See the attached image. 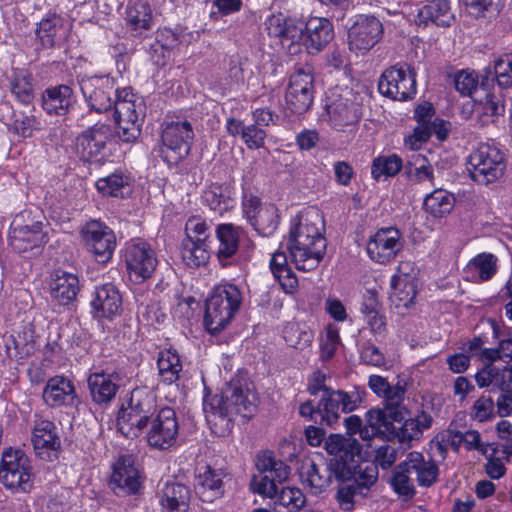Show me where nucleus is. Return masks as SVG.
Instances as JSON below:
<instances>
[{
    "label": "nucleus",
    "instance_id": "64",
    "mask_svg": "<svg viewBox=\"0 0 512 512\" xmlns=\"http://www.w3.org/2000/svg\"><path fill=\"white\" fill-rule=\"evenodd\" d=\"M398 459V448L394 445L384 444L375 450L373 464L383 470L389 469Z\"/></svg>",
    "mask_w": 512,
    "mask_h": 512
},
{
    "label": "nucleus",
    "instance_id": "32",
    "mask_svg": "<svg viewBox=\"0 0 512 512\" xmlns=\"http://www.w3.org/2000/svg\"><path fill=\"white\" fill-rule=\"evenodd\" d=\"M76 97L68 85L47 88L42 94V107L49 115L64 116L75 105Z\"/></svg>",
    "mask_w": 512,
    "mask_h": 512
},
{
    "label": "nucleus",
    "instance_id": "20",
    "mask_svg": "<svg viewBox=\"0 0 512 512\" xmlns=\"http://www.w3.org/2000/svg\"><path fill=\"white\" fill-rule=\"evenodd\" d=\"M79 85L88 106L97 113L109 111L115 101L112 95L119 93L114 90L113 80L108 76L82 77Z\"/></svg>",
    "mask_w": 512,
    "mask_h": 512
},
{
    "label": "nucleus",
    "instance_id": "58",
    "mask_svg": "<svg viewBox=\"0 0 512 512\" xmlns=\"http://www.w3.org/2000/svg\"><path fill=\"white\" fill-rule=\"evenodd\" d=\"M496 261L493 254L482 253L470 261L469 268L474 269L482 281H487L496 273Z\"/></svg>",
    "mask_w": 512,
    "mask_h": 512
},
{
    "label": "nucleus",
    "instance_id": "44",
    "mask_svg": "<svg viewBox=\"0 0 512 512\" xmlns=\"http://www.w3.org/2000/svg\"><path fill=\"white\" fill-rule=\"evenodd\" d=\"M114 120L141 118L143 114V103L132 93L126 90L117 94L114 101Z\"/></svg>",
    "mask_w": 512,
    "mask_h": 512
},
{
    "label": "nucleus",
    "instance_id": "2",
    "mask_svg": "<svg viewBox=\"0 0 512 512\" xmlns=\"http://www.w3.org/2000/svg\"><path fill=\"white\" fill-rule=\"evenodd\" d=\"M324 218L317 209L297 216L289 231L287 248L296 268L301 271L316 269L326 252Z\"/></svg>",
    "mask_w": 512,
    "mask_h": 512
},
{
    "label": "nucleus",
    "instance_id": "17",
    "mask_svg": "<svg viewBox=\"0 0 512 512\" xmlns=\"http://www.w3.org/2000/svg\"><path fill=\"white\" fill-rule=\"evenodd\" d=\"M242 209L246 219L259 235L269 237L278 228V209L273 204H263L257 196L245 194Z\"/></svg>",
    "mask_w": 512,
    "mask_h": 512
},
{
    "label": "nucleus",
    "instance_id": "62",
    "mask_svg": "<svg viewBox=\"0 0 512 512\" xmlns=\"http://www.w3.org/2000/svg\"><path fill=\"white\" fill-rule=\"evenodd\" d=\"M479 107L482 109V122H494L495 118L503 114L505 111L504 104L493 94H486L485 102L480 103Z\"/></svg>",
    "mask_w": 512,
    "mask_h": 512
},
{
    "label": "nucleus",
    "instance_id": "8",
    "mask_svg": "<svg viewBox=\"0 0 512 512\" xmlns=\"http://www.w3.org/2000/svg\"><path fill=\"white\" fill-rule=\"evenodd\" d=\"M255 466L260 474L251 479L250 487L253 492L273 498L277 494V484L285 482L290 475V467L277 459L270 450L261 451L256 455Z\"/></svg>",
    "mask_w": 512,
    "mask_h": 512
},
{
    "label": "nucleus",
    "instance_id": "54",
    "mask_svg": "<svg viewBox=\"0 0 512 512\" xmlns=\"http://www.w3.org/2000/svg\"><path fill=\"white\" fill-rule=\"evenodd\" d=\"M340 345L339 329L335 325L329 324L320 340L321 360L329 361L332 359Z\"/></svg>",
    "mask_w": 512,
    "mask_h": 512
},
{
    "label": "nucleus",
    "instance_id": "36",
    "mask_svg": "<svg viewBox=\"0 0 512 512\" xmlns=\"http://www.w3.org/2000/svg\"><path fill=\"white\" fill-rule=\"evenodd\" d=\"M190 489L181 483H167L161 491L162 512H188L190 507Z\"/></svg>",
    "mask_w": 512,
    "mask_h": 512
},
{
    "label": "nucleus",
    "instance_id": "29",
    "mask_svg": "<svg viewBox=\"0 0 512 512\" xmlns=\"http://www.w3.org/2000/svg\"><path fill=\"white\" fill-rule=\"evenodd\" d=\"M43 399L51 407H74L80 402L74 384L64 376L51 377L47 381Z\"/></svg>",
    "mask_w": 512,
    "mask_h": 512
},
{
    "label": "nucleus",
    "instance_id": "19",
    "mask_svg": "<svg viewBox=\"0 0 512 512\" xmlns=\"http://www.w3.org/2000/svg\"><path fill=\"white\" fill-rule=\"evenodd\" d=\"M109 487L119 497L136 495L142 488L140 471L131 455H122L113 464Z\"/></svg>",
    "mask_w": 512,
    "mask_h": 512
},
{
    "label": "nucleus",
    "instance_id": "25",
    "mask_svg": "<svg viewBox=\"0 0 512 512\" xmlns=\"http://www.w3.org/2000/svg\"><path fill=\"white\" fill-rule=\"evenodd\" d=\"M403 416L401 412L387 409L372 408L365 414V425L361 430V439L369 441L374 437L390 439L396 433L395 423H401Z\"/></svg>",
    "mask_w": 512,
    "mask_h": 512
},
{
    "label": "nucleus",
    "instance_id": "35",
    "mask_svg": "<svg viewBox=\"0 0 512 512\" xmlns=\"http://www.w3.org/2000/svg\"><path fill=\"white\" fill-rule=\"evenodd\" d=\"M243 230L231 223L219 224L216 228V238L219 242L217 257L222 266L228 264L239 249L240 238Z\"/></svg>",
    "mask_w": 512,
    "mask_h": 512
},
{
    "label": "nucleus",
    "instance_id": "31",
    "mask_svg": "<svg viewBox=\"0 0 512 512\" xmlns=\"http://www.w3.org/2000/svg\"><path fill=\"white\" fill-rule=\"evenodd\" d=\"M91 305L98 317L112 319L122 311V296L114 284L105 283L96 287Z\"/></svg>",
    "mask_w": 512,
    "mask_h": 512
},
{
    "label": "nucleus",
    "instance_id": "28",
    "mask_svg": "<svg viewBox=\"0 0 512 512\" xmlns=\"http://www.w3.org/2000/svg\"><path fill=\"white\" fill-rule=\"evenodd\" d=\"M120 376L116 372H93L87 378L92 401L101 406L112 402L119 390Z\"/></svg>",
    "mask_w": 512,
    "mask_h": 512
},
{
    "label": "nucleus",
    "instance_id": "51",
    "mask_svg": "<svg viewBox=\"0 0 512 512\" xmlns=\"http://www.w3.org/2000/svg\"><path fill=\"white\" fill-rule=\"evenodd\" d=\"M13 95L23 104L28 105L34 99L32 75L26 71H16L11 81Z\"/></svg>",
    "mask_w": 512,
    "mask_h": 512
},
{
    "label": "nucleus",
    "instance_id": "61",
    "mask_svg": "<svg viewBox=\"0 0 512 512\" xmlns=\"http://www.w3.org/2000/svg\"><path fill=\"white\" fill-rule=\"evenodd\" d=\"M116 124V133L124 142L136 140L141 132L142 118L114 120Z\"/></svg>",
    "mask_w": 512,
    "mask_h": 512
},
{
    "label": "nucleus",
    "instance_id": "43",
    "mask_svg": "<svg viewBox=\"0 0 512 512\" xmlns=\"http://www.w3.org/2000/svg\"><path fill=\"white\" fill-rule=\"evenodd\" d=\"M208 243L201 240L192 241L191 238H184L181 243V257L186 266L199 268L204 266L209 258Z\"/></svg>",
    "mask_w": 512,
    "mask_h": 512
},
{
    "label": "nucleus",
    "instance_id": "52",
    "mask_svg": "<svg viewBox=\"0 0 512 512\" xmlns=\"http://www.w3.org/2000/svg\"><path fill=\"white\" fill-rule=\"evenodd\" d=\"M283 337L288 346L302 350L311 344L313 333L296 323H289L283 330Z\"/></svg>",
    "mask_w": 512,
    "mask_h": 512
},
{
    "label": "nucleus",
    "instance_id": "1",
    "mask_svg": "<svg viewBox=\"0 0 512 512\" xmlns=\"http://www.w3.org/2000/svg\"><path fill=\"white\" fill-rule=\"evenodd\" d=\"M255 408L252 383L242 376L232 378L220 394L205 393L203 398L206 421L212 432L222 437L231 432L235 415L249 418Z\"/></svg>",
    "mask_w": 512,
    "mask_h": 512
},
{
    "label": "nucleus",
    "instance_id": "13",
    "mask_svg": "<svg viewBox=\"0 0 512 512\" xmlns=\"http://www.w3.org/2000/svg\"><path fill=\"white\" fill-rule=\"evenodd\" d=\"M379 92L397 101H408L417 92L416 72L409 65H395L386 69L378 81Z\"/></svg>",
    "mask_w": 512,
    "mask_h": 512
},
{
    "label": "nucleus",
    "instance_id": "59",
    "mask_svg": "<svg viewBox=\"0 0 512 512\" xmlns=\"http://www.w3.org/2000/svg\"><path fill=\"white\" fill-rule=\"evenodd\" d=\"M405 384L398 382L396 385H389L388 390L382 395L385 400V409L389 411L397 410L401 412L402 416H406L407 411L402 406V402L405 397Z\"/></svg>",
    "mask_w": 512,
    "mask_h": 512
},
{
    "label": "nucleus",
    "instance_id": "34",
    "mask_svg": "<svg viewBox=\"0 0 512 512\" xmlns=\"http://www.w3.org/2000/svg\"><path fill=\"white\" fill-rule=\"evenodd\" d=\"M195 491L203 502L211 503L224 493L223 472L206 466L196 477Z\"/></svg>",
    "mask_w": 512,
    "mask_h": 512
},
{
    "label": "nucleus",
    "instance_id": "4",
    "mask_svg": "<svg viewBox=\"0 0 512 512\" xmlns=\"http://www.w3.org/2000/svg\"><path fill=\"white\" fill-rule=\"evenodd\" d=\"M345 441L350 444L345 451L347 456H352L354 467L349 471V477L340 479L337 499L343 509L349 510L354 503L371 497L378 480V469L373 463L361 461L362 445L355 438H345Z\"/></svg>",
    "mask_w": 512,
    "mask_h": 512
},
{
    "label": "nucleus",
    "instance_id": "42",
    "mask_svg": "<svg viewBox=\"0 0 512 512\" xmlns=\"http://www.w3.org/2000/svg\"><path fill=\"white\" fill-rule=\"evenodd\" d=\"M270 269L285 293H294L298 287V279L287 264L284 252L274 253L270 261Z\"/></svg>",
    "mask_w": 512,
    "mask_h": 512
},
{
    "label": "nucleus",
    "instance_id": "37",
    "mask_svg": "<svg viewBox=\"0 0 512 512\" xmlns=\"http://www.w3.org/2000/svg\"><path fill=\"white\" fill-rule=\"evenodd\" d=\"M455 20L451 12L450 0H432L418 9L417 23L427 25L429 22L437 26L449 27Z\"/></svg>",
    "mask_w": 512,
    "mask_h": 512
},
{
    "label": "nucleus",
    "instance_id": "21",
    "mask_svg": "<svg viewBox=\"0 0 512 512\" xmlns=\"http://www.w3.org/2000/svg\"><path fill=\"white\" fill-rule=\"evenodd\" d=\"M150 424L146 435L149 446L166 450L175 444L179 424L174 409L170 407L160 409Z\"/></svg>",
    "mask_w": 512,
    "mask_h": 512
},
{
    "label": "nucleus",
    "instance_id": "63",
    "mask_svg": "<svg viewBox=\"0 0 512 512\" xmlns=\"http://www.w3.org/2000/svg\"><path fill=\"white\" fill-rule=\"evenodd\" d=\"M208 225L207 223L199 217H190L185 225V238H191L192 241L201 240L204 243H208L209 233H208Z\"/></svg>",
    "mask_w": 512,
    "mask_h": 512
},
{
    "label": "nucleus",
    "instance_id": "48",
    "mask_svg": "<svg viewBox=\"0 0 512 512\" xmlns=\"http://www.w3.org/2000/svg\"><path fill=\"white\" fill-rule=\"evenodd\" d=\"M423 205L434 217H443L452 210L454 197L446 190L437 189L426 196Z\"/></svg>",
    "mask_w": 512,
    "mask_h": 512
},
{
    "label": "nucleus",
    "instance_id": "5",
    "mask_svg": "<svg viewBox=\"0 0 512 512\" xmlns=\"http://www.w3.org/2000/svg\"><path fill=\"white\" fill-rule=\"evenodd\" d=\"M156 396L146 388H136L130 393L127 406L122 404L117 415L118 431L126 438H136L142 434L157 415Z\"/></svg>",
    "mask_w": 512,
    "mask_h": 512
},
{
    "label": "nucleus",
    "instance_id": "15",
    "mask_svg": "<svg viewBox=\"0 0 512 512\" xmlns=\"http://www.w3.org/2000/svg\"><path fill=\"white\" fill-rule=\"evenodd\" d=\"M314 76L311 68L297 69L289 79L285 100L287 108L295 114L307 112L314 100Z\"/></svg>",
    "mask_w": 512,
    "mask_h": 512
},
{
    "label": "nucleus",
    "instance_id": "12",
    "mask_svg": "<svg viewBox=\"0 0 512 512\" xmlns=\"http://www.w3.org/2000/svg\"><path fill=\"white\" fill-rule=\"evenodd\" d=\"M264 25L268 35L276 38L288 54L301 53L305 27L302 19L279 12L267 17Z\"/></svg>",
    "mask_w": 512,
    "mask_h": 512
},
{
    "label": "nucleus",
    "instance_id": "40",
    "mask_svg": "<svg viewBox=\"0 0 512 512\" xmlns=\"http://www.w3.org/2000/svg\"><path fill=\"white\" fill-rule=\"evenodd\" d=\"M95 186L104 196L124 198L131 193V179L122 171H116L107 177L99 178Z\"/></svg>",
    "mask_w": 512,
    "mask_h": 512
},
{
    "label": "nucleus",
    "instance_id": "46",
    "mask_svg": "<svg viewBox=\"0 0 512 512\" xmlns=\"http://www.w3.org/2000/svg\"><path fill=\"white\" fill-rule=\"evenodd\" d=\"M203 200L211 210L220 215L234 206L230 189L219 184L210 185L203 193Z\"/></svg>",
    "mask_w": 512,
    "mask_h": 512
},
{
    "label": "nucleus",
    "instance_id": "10",
    "mask_svg": "<svg viewBox=\"0 0 512 512\" xmlns=\"http://www.w3.org/2000/svg\"><path fill=\"white\" fill-rule=\"evenodd\" d=\"M471 178L483 185L494 182L505 171L504 155L495 145L482 143L474 150L468 160Z\"/></svg>",
    "mask_w": 512,
    "mask_h": 512
},
{
    "label": "nucleus",
    "instance_id": "6",
    "mask_svg": "<svg viewBox=\"0 0 512 512\" xmlns=\"http://www.w3.org/2000/svg\"><path fill=\"white\" fill-rule=\"evenodd\" d=\"M412 474H415L420 486L429 487L436 482L439 468L434 461H426L420 452L408 453L406 459L395 468L390 481L399 496L412 498L415 495Z\"/></svg>",
    "mask_w": 512,
    "mask_h": 512
},
{
    "label": "nucleus",
    "instance_id": "56",
    "mask_svg": "<svg viewBox=\"0 0 512 512\" xmlns=\"http://www.w3.org/2000/svg\"><path fill=\"white\" fill-rule=\"evenodd\" d=\"M272 499H276V503L289 510H298L305 504V497L301 490L292 487L279 488L277 485V494Z\"/></svg>",
    "mask_w": 512,
    "mask_h": 512
},
{
    "label": "nucleus",
    "instance_id": "49",
    "mask_svg": "<svg viewBox=\"0 0 512 512\" xmlns=\"http://www.w3.org/2000/svg\"><path fill=\"white\" fill-rule=\"evenodd\" d=\"M402 167V159L398 155H380L372 162L371 175L378 181L382 177L388 178L395 176Z\"/></svg>",
    "mask_w": 512,
    "mask_h": 512
},
{
    "label": "nucleus",
    "instance_id": "45",
    "mask_svg": "<svg viewBox=\"0 0 512 512\" xmlns=\"http://www.w3.org/2000/svg\"><path fill=\"white\" fill-rule=\"evenodd\" d=\"M126 21L135 35L141 36L143 32L152 28V10L144 2H136L126 10Z\"/></svg>",
    "mask_w": 512,
    "mask_h": 512
},
{
    "label": "nucleus",
    "instance_id": "16",
    "mask_svg": "<svg viewBox=\"0 0 512 512\" xmlns=\"http://www.w3.org/2000/svg\"><path fill=\"white\" fill-rule=\"evenodd\" d=\"M365 395V390L360 388L328 390L327 395L320 399V413L326 420V426L333 427L340 419V412L350 413L357 409Z\"/></svg>",
    "mask_w": 512,
    "mask_h": 512
},
{
    "label": "nucleus",
    "instance_id": "57",
    "mask_svg": "<svg viewBox=\"0 0 512 512\" xmlns=\"http://www.w3.org/2000/svg\"><path fill=\"white\" fill-rule=\"evenodd\" d=\"M470 416L478 422H487L495 418V402L490 395L483 394L471 407Z\"/></svg>",
    "mask_w": 512,
    "mask_h": 512
},
{
    "label": "nucleus",
    "instance_id": "60",
    "mask_svg": "<svg viewBox=\"0 0 512 512\" xmlns=\"http://www.w3.org/2000/svg\"><path fill=\"white\" fill-rule=\"evenodd\" d=\"M493 75L500 87L512 86V55H504L495 61Z\"/></svg>",
    "mask_w": 512,
    "mask_h": 512
},
{
    "label": "nucleus",
    "instance_id": "55",
    "mask_svg": "<svg viewBox=\"0 0 512 512\" xmlns=\"http://www.w3.org/2000/svg\"><path fill=\"white\" fill-rule=\"evenodd\" d=\"M405 174L408 179L414 183H423L426 181L433 182V168L430 164H426V159L417 156L415 163H408L405 167Z\"/></svg>",
    "mask_w": 512,
    "mask_h": 512
},
{
    "label": "nucleus",
    "instance_id": "30",
    "mask_svg": "<svg viewBox=\"0 0 512 512\" xmlns=\"http://www.w3.org/2000/svg\"><path fill=\"white\" fill-rule=\"evenodd\" d=\"M304 44L310 54L322 51L334 38L332 23L327 18L313 17L304 22Z\"/></svg>",
    "mask_w": 512,
    "mask_h": 512
},
{
    "label": "nucleus",
    "instance_id": "18",
    "mask_svg": "<svg viewBox=\"0 0 512 512\" xmlns=\"http://www.w3.org/2000/svg\"><path fill=\"white\" fill-rule=\"evenodd\" d=\"M403 247L402 233L396 227L378 229L366 244L370 259L380 264H386L395 259Z\"/></svg>",
    "mask_w": 512,
    "mask_h": 512
},
{
    "label": "nucleus",
    "instance_id": "22",
    "mask_svg": "<svg viewBox=\"0 0 512 512\" xmlns=\"http://www.w3.org/2000/svg\"><path fill=\"white\" fill-rule=\"evenodd\" d=\"M124 258L130 277L137 282L150 278L157 266L154 250L140 239L127 244Z\"/></svg>",
    "mask_w": 512,
    "mask_h": 512
},
{
    "label": "nucleus",
    "instance_id": "33",
    "mask_svg": "<svg viewBox=\"0 0 512 512\" xmlns=\"http://www.w3.org/2000/svg\"><path fill=\"white\" fill-rule=\"evenodd\" d=\"M49 287L51 297L64 306L73 302L80 291L78 277L61 269L51 274Z\"/></svg>",
    "mask_w": 512,
    "mask_h": 512
},
{
    "label": "nucleus",
    "instance_id": "26",
    "mask_svg": "<svg viewBox=\"0 0 512 512\" xmlns=\"http://www.w3.org/2000/svg\"><path fill=\"white\" fill-rule=\"evenodd\" d=\"M43 223L35 221L31 225L22 223V216L15 217L9 231V243L17 253H25L33 249H39L46 237L42 231Z\"/></svg>",
    "mask_w": 512,
    "mask_h": 512
},
{
    "label": "nucleus",
    "instance_id": "39",
    "mask_svg": "<svg viewBox=\"0 0 512 512\" xmlns=\"http://www.w3.org/2000/svg\"><path fill=\"white\" fill-rule=\"evenodd\" d=\"M448 124L445 120L434 117L428 124L416 126L413 135L406 139V144L413 150L419 149L433 134L439 141H444L448 136Z\"/></svg>",
    "mask_w": 512,
    "mask_h": 512
},
{
    "label": "nucleus",
    "instance_id": "53",
    "mask_svg": "<svg viewBox=\"0 0 512 512\" xmlns=\"http://www.w3.org/2000/svg\"><path fill=\"white\" fill-rule=\"evenodd\" d=\"M60 22V17L55 13L48 14L39 22L35 33L43 47L50 48L54 46L55 36Z\"/></svg>",
    "mask_w": 512,
    "mask_h": 512
},
{
    "label": "nucleus",
    "instance_id": "47",
    "mask_svg": "<svg viewBox=\"0 0 512 512\" xmlns=\"http://www.w3.org/2000/svg\"><path fill=\"white\" fill-rule=\"evenodd\" d=\"M157 366L162 380L168 384L175 382L182 370L180 357L176 351L164 350L158 355Z\"/></svg>",
    "mask_w": 512,
    "mask_h": 512
},
{
    "label": "nucleus",
    "instance_id": "14",
    "mask_svg": "<svg viewBox=\"0 0 512 512\" xmlns=\"http://www.w3.org/2000/svg\"><path fill=\"white\" fill-rule=\"evenodd\" d=\"M80 236L86 247L99 263L108 262L116 248L114 231L104 222L91 220L80 230Z\"/></svg>",
    "mask_w": 512,
    "mask_h": 512
},
{
    "label": "nucleus",
    "instance_id": "50",
    "mask_svg": "<svg viewBox=\"0 0 512 512\" xmlns=\"http://www.w3.org/2000/svg\"><path fill=\"white\" fill-rule=\"evenodd\" d=\"M416 287V283L404 282L403 280L392 278L390 292L391 303L394 304L397 308H408L411 304H413L416 297Z\"/></svg>",
    "mask_w": 512,
    "mask_h": 512
},
{
    "label": "nucleus",
    "instance_id": "11",
    "mask_svg": "<svg viewBox=\"0 0 512 512\" xmlns=\"http://www.w3.org/2000/svg\"><path fill=\"white\" fill-rule=\"evenodd\" d=\"M32 467L21 450L7 448L0 461V482L13 492H27L32 487Z\"/></svg>",
    "mask_w": 512,
    "mask_h": 512
},
{
    "label": "nucleus",
    "instance_id": "41",
    "mask_svg": "<svg viewBox=\"0 0 512 512\" xmlns=\"http://www.w3.org/2000/svg\"><path fill=\"white\" fill-rule=\"evenodd\" d=\"M396 426V433L392 438H398L399 442H410L413 439H418L422 431L427 429L432 424V417L430 414L421 411L415 418L405 419Z\"/></svg>",
    "mask_w": 512,
    "mask_h": 512
},
{
    "label": "nucleus",
    "instance_id": "38",
    "mask_svg": "<svg viewBox=\"0 0 512 512\" xmlns=\"http://www.w3.org/2000/svg\"><path fill=\"white\" fill-rule=\"evenodd\" d=\"M327 113L336 128L353 125L360 120L358 105L348 98H340L328 104Z\"/></svg>",
    "mask_w": 512,
    "mask_h": 512
},
{
    "label": "nucleus",
    "instance_id": "3",
    "mask_svg": "<svg viewBox=\"0 0 512 512\" xmlns=\"http://www.w3.org/2000/svg\"><path fill=\"white\" fill-rule=\"evenodd\" d=\"M348 447L350 444L345 441V436L332 434L325 441V450L329 455L327 463H317L314 458L302 460L299 475L311 493L318 495L325 491L331 484L332 477L339 483L340 479L349 477L354 460L352 456H347L345 450Z\"/></svg>",
    "mask_w": 512,
    "mask_h": 512
},
{
    "label": "nucleus",
    "instance_id": "7",
    "mask_svg": "<svg viewBox=\"0 0 512 512\" xmlns=\"http://www.w3.org/2000/svg\"><path fill=\"white\" fill-rule=\"evenodd\" d=\"M242 304V293L234 284L215 287L206 300L204 326L210 334L224 330Z\"/></svg>",
    "mask_w": 512,
    "mask_h": 512
},
{
    "label": "nucleus",
    "instance_id": "24",
    "mask_svg": "<svg viewBox=\"0 0 512 512\" xmlns=\"http://www.w3.org/2000/svg\"><path fill=\"white\" fill-rule=\"evenodd\" d=\"M112 137L113 134L109 125L97 123L78 136L76 141L77 154L83 161L97 162Z\"/></svg>",
    "mask_w": 512,
    "mask_h": 512
},
{
    "label": "nucleus",
    "instance_id": "27",
    "mask_svg": "<svg viewBox=\"0 0 512 512\" xmlns=\"http://www.w3.org/2000/svg\"><path fill=\"white\" fill-rule=\"evenodd\" d=\"M32 444L37 457L44 461H55L61 450V441L56 425L49 420L36 422L32 433Z\"/></svg>",
    "mask_w": 512,
    "mask_h": 512
},
{
    "label": "nucleus",
    "instance_id": "23",
    "mask_svg": "<svg viewBox=\"0 0 512 512\" xmlns=\"http://www.w3.org/2000/svg\"><path fill=\"white\" fill-rule=\"evenodd\" d=\"M383 35V26L374 16L359 15L348 31L349 48L352 51H369Z\"/></svg>",
    "mask_w": 512,
    "mask_h": 512
},
{
    "label": "nucleus",
    "instance_id": "9",
    "mask_svg": "<svg viewBox=\"0 0 512 512\" xmlns=\"http://www.w3.org/2000/svg\"><path fill=\"white\" fill-rule=\"evenodd\" d=\"M194 139V130L187 120L167 121L161 133V157L169 165H176L186 158Z\"/></svg>",
    "mask_w": 512,
    "mask_h": 512
}]
</instances>
